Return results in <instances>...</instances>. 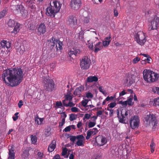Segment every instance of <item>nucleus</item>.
Here are the masks:
<instances>
[{
    "mask_svg": "<svg viewBox=\"0 0 159 159\" xmlns=\"http://www.w3.org/2000/svg\"><path fill=\"white\" fill-rule=\"evenodd\" d=\"M73 55H74V51L71 50L68 52V55L69 57H70Z\"/></svg>",
    "mask_w": 159,
    "mask_h": 159,
    "instance_id": "64",
    "label": "nucleus"
},
{
    "mask_svg": "<svg viewBox=\"0 0 159 159\" xmlns=\"http://www.w3.org/2000/svg\"><path fill=\"white\" fill-rule=\"evenodd\" d=\"M18 114L19 112H16L14 116L12 117V118L14 121H16L18 119L19 117L18 116Z\"/></svg>",
    "mask_w": 159,
    "mask_h": 159,
    "instance_id": "55",
    "label": "nucleus"
},
{
    "mask_svg": "<svg viewBox=\"0 0 159 159\" xmlns=\"http://www.w3.org/2000/svg\"><path fill=\"white\" fill-rule=\"evenodd\" d=\"M119 103L121 104L124 107L126 106L127 105V102L126 101H122L119 102Z\"/></svg>",
    "mask_w": 159,
    "mask_h": 159,
    "instance_id": "62",
    "label": "nucleus"
},
{
    "mask_svg": "<svg viewBox=\"0 0 159 159\" xmlns=\"http://www.w3.org/2000/svg\"><path fill=\"white\" fill-rule=\"evenodd\" d=\"M67 23L71 28H75L78 25L77 18L73 16H70L67 18Z\"/></svg>",
    "mask_w": 159,
    "mask_h": 159,
    "instance_id": "8",
    "label": "nucleus"
},
{
    "mask_svg": "<svg viewBox=\"0 0 159 159\" xmlns=\"http://www.w3.org/2000/svg\"><path fill=\"white\" fill-rule=\"evenodd\" d=\"M58 41L59 40H58L57 39H56L52 37L51 39L48 41V45L52 47H52H54L55 45H56V49L57 50L58 49L57 43Z\"/></svg>",
    "mask_w": 159,
    "mask_h": 159,
    "instance_id": "15",
    "label": "nucleus"
},
{
    "mask_svg": "<svg viewBox=\"0 0 159 159\" xmlns=\"http://www.w3.org/2000/svg\"><path fill=\"white\" fill-rule=\"evenodd\" d=\"M91 119H93L92 121L89 120L88 124V127L89 128H92L94 127L96 124V120L97 119V116H93L91 117Z\"/></svg>",
    "mask_w": 159,
    "mask_h": 159,
    "instance_id": "23",
    "label": "nucleus"
},
{
    "mask_svg": "<svg viewBox=\"0 0 159 159\" xmlns=\"http://www.w3.org/2000/svg\"><path fill=\"white\" fill-rule=\"evenodd\" d=\"M32 143L35 144L37 141V138L36 136L32 135L30 136Z\"/></svg>",
    "mask_w": 159,
    "mask_h": 159,
    "instance_id": "37",
    "label": "nucleus"
},
{
    "mask_svg": "<svg viewBox=\"0 0 159 159\" xmlns=\"http://www.w3.org/2000/svg\"><path fill=\"white\" fill-rule=\"evenodd\" d=\"M46 89L47 90L49 89H51L53 88V85L52 83H48V84H46Z\"/></svg>",
    "mask_w": 159,
    "mask_h": 159,
    "instance_id": "41",
    "label": "nucleus"
},
{
    "mask_svg": "<svg viewBox=\"0 0 159 159\" xmlns=\"http://www.w3.org/2000/svg\"><path fill=\"white\" fill-rule=\"evenodd\" d=\"M57 46H58V48L60 50H61L62 49V45H63L62 43L61 42H59V41L57 43Z\"/></svg>",
    "mask_w": 159,
    "mask_h": 159,
    "instance_id": "57",
    "label": "nucleus"
},
{
    "mask_svg": "<svg viewBox=\"0 0 159 159\" xmlns=\"http://www.w3.org/2000/svg\"><path fill=\"white\" fill-rule=\"evenodd\" d=\"M91 60L87 57H84L80 61V66L82 70H87L89 68Z\"/></svg>",
    "mask_w": 159,
    "mask_h": 159,
    "instance_id": "5",
    "label": "nucleus"
},
{
    "mask_svg": "<svg viewBox=\"0 0 159 159\" xmlns=\"http://www.w3.org/2000/svg\"><path fill=\"white\" fill-rule=\"evenodd\" d=\"M67 150H68L67 148H64L62 150V155L63 156L66 155L67 153Z\"/></svg>",
    "mask_w": 159,
    "mask_h": 159,
    "instance_id": "61",
    "label": "nucleus"
},
{
    "mask_svg": "<svg viewBox=\"0 0 159 159\" xmlns=\"http://www.w3.org/2000/svg\"><path fill=\"white\" fill-rule=\"evenodd\" d=\"M87 45H88V48L91 50H94L93 46V43H90V40H89L88 41V43L87 44Z\"/></svg>",
    "mask_w": 159,
    "mask_h": 159,
    "instance_id": "42",
    "label": "nucleus"
},
{
    "mask_svg": "<svg viewBox=\"0 0 159 159\" xmlns=\"http://www.w3.org/2000/svg\"><path fill=\"white\" fill-rule=\"evenodd\" d=\"M151 123H152V129H155L157 126V122L156 119H155Z\"/></svg>",
    "mask_w": 159,
    "mask_h": 159,
    "instance_id": "45",
    "label": "nucleus"
},
{
    "mask_svg": "<svg viewBox=\"0 0 159 159\" xmlns=\"http://www.w3.org/2000/svg\"><path fill=\"white\" fill-rule=\"evenodd\" d=\"M71 111L74 112H78L80 111V110L75 107H72L71 109Z\"/></svg>",
    "mask_w": 159,
    "mask_h": 159,
    "instance_id": "47",
    "label": "nucleus"
},
{
    "mask_svg": "<svg viewBox=\"0 0 159 159\" xmlns=\"http://www.w3.org/2000/svg\"><path fill=\"white\" fill-rule=\"evenodd\" d=\"M72 95L70 92L67 93L66 95L65 96V99L64 100L65 101V102H67V101H72Z\"/></svg>",
    "mask_w": 159,
    "mask_h": 159,
    "instance_id": "31",
    "label": "nucleus"
},
{
    "mask_svg": "<svg viewBox=\"0 0 159 159\" xmlns=\"http://www.w3.org/2000/svg\"><path fill=\"white\" fill-rule=\"evenodd\" d=\"M75 126L74 125H69L66 127L63 130V132H68L70 131L71 129H75Z\"/></svg>",
    "mask_w": 159,
    "mask_h": 159,
    "instance_id": "33",
    "label": "nucleus"
},
{
    "mask_svg": "<svg viewBox=\"0 0 159 159\" xmlns=\"http://www.w3.org/2000/svg\"><path fill=\"white\" fill-rule=\"evenodd\" d=\"M8 25L10 27H14L13 31L12 33L16 34L19 31L20 25L16 22L14 20L10 19L8 21Z\"/></svg>",
    "mask_w": 159,
    "mask_h": 159,
    "instance_id": "7",
    "label": "nucleus"
},
{
    "mask_svg": "<svg viewBox=\"0 0 159 159\" xmlns=\"http://www.w3.org/2000/svg\"><path fill=\"white\" fill-rule=\"evenodd\" d=\"M143 73L144 80L148 82H155L159 77L158 74L149 70L145 69Z\"/></svg>",
    "mask_w": 159,
    "mask_h": 159,
    "instance_id": "2",
    "label": "nucleus"
},
{
    "mask_svg": "<svg viewBox=\"0 0 159 159\" xmlns=\"http://www.w3.org/2000/svg\"><path fill=\"white\" fill-rule=\"evenodd\" d=\"M93 132L90 130H88L87 132V135L86 136V139H88L90 138L91 135L93 134Z\"/></svg>",
    "mask_w": 159,
    "mask_h": 159,
    "instance_id": "40",
    "label": "nucleus"
},
{
    "mask_svg": "<svg viewBox=\"0 0 159 159\" xmlns=\"http://www.w3.org/2000/svg\"><path fill=\"white\" fill-rule=\"evenodd\" d=\"M102 43L99 42L94 45V51L95 52H97L103 48Z\"/></svg>",
    "mask_w": 159,
    "mask_h": 159,
    "instance_id": "22",
    "label": "nucleus"
},
{
    "mask_svg": "<svg viewBox=\"0 0 159 159\" xmlns=\"http://www.w3.org/2000/svg\"><path fill=\"white\" fill-rule=\"evenodd\" d=\"M53 3L54 4L53 7L55 8V9L56 10V11L57 12H58L61 9V4L59 1L56 0L53 1Z\"/></svg>",
    "mask_w": 159,
    "mask_h": 159,
    "instance_id": "24",
    "label": "nucleus"
},
{
    "mask_svg": "<svg viewBox=\"0 0 159 159\" xmlns=\"http://www.w3.org/2000/svg\"><path fill=\"white\" fill-rule=\"evenodd\" d=\"M44 156V154L41 152H39L37 153L36 159H42Z\"/></svg>",
    "mask_w": 159,
    "mask_h": 159,
    "instance_id": "38",
    "label": "nucleus"
},
{
    "mask_svg": "<svg viewBox=\"0 0 159 159\" xmlns=\"http://www.w3.org/2000/svg\"><path fill=\"white\" fill-rule=\"evenodd\" d=\"M98 79L97 77L94 76H89L87 77L86 81L88 82H97L98 81Z\"/></svg>",
    "mask_w": 159,
    "mask_h": 159,
    "instance_id": "29",
    "label": "nucleus"
},
{
    "mask_svg": "<svg viewBox=\"0 0 159 159\" xmlns=\"http://www.w3.org/2000/svg\"><path fill=\"white\" fill-rule=\"evenodd\" d=\"M81 2L80 0H71L70 7L73 10H77L80 7Z\"/></svg>",
    "mask_w": 159,
    "mask_h": 159,
    "instance_id": "9",
    "label": "nucleus"
},
{
    "mask_svg": "<svg viewBox=\"0 0 159 159\" xmlns=\"http://www.w3.org/2000/svg\"><path fill=\"white\" fill-rule=\"evenodd\" d=\"M7 9L6 8L0 12V19L3 18L7 14Z\"/></svg>",
    "mask_w": 159,
    "mask_h": 159,
    "instance_id": "34",
    "label": "nucleus"
},
{
    "mask_svg": "<svg viewBox=\"0 0 159 159\" xmlns=\"http://www.w3.org/2000/svg\"><path fill=\"white\" fill-rule=\"evenodd\" d=\"M20 54H23L25 51V49L23 46L20 47Z\"/></svg>",
    "mask_w": 159,
    "mask_h": 159,
    "instance_id": "56",
    "label": "nucleus"
},
{
    "mask_svg": "<svg viewBox=\"0 0 159 159\" xmlns=\"http://www.w3.org/2000/svg\"><path fill=\"white\" fill-rule=\"evenodd\" d=\"M134 39L137 43L141 46L143 45L147 40L145 34L142 31L136 33L134 35Z\"/></svg>",
    "mask_w": 159,
    "mask_h": 159,
    "instance_id": "3",
    "label": "nucleus"
},
{
    "mask_svg": "<svg viewBox=\"0 0 159 159\" xmlns=\"http://www.w3.org/2000/svg\"><path fill=\"white\" fill-rule=\"evenodd\" d=\"M35 0H27V4L29 7L32 10L35 11L36 7L34 5V1Z\"/></svg>",
    "mask_w": 159,
    "mask_h": 159,
    "instance_id": "27",
    "label": "nucleus"
},
{
    "mask_svg": "<svg viewBox=\"0 0 159 159\" xmlns=\"http://www.w3.org/2000/svg\"><path fill=\"white\" fill-rule=\"evenodd\" d=\"M157 100V98L154 99H151L149 102V105L154 106H157V103L156 102Z\"/></svg>",
    "mask_w": 159,
    "mask_h": 159,
    "instance_id": "35",
    "label": "nucleus"
},
{
    "mask_svg": "<svg viewBox=\"0 0 159 159\" xmlns=\"http://www.w3.org/2000/svg\"><path fill=\"white\" fill-rule=\"evenodd\" d=\"M155 144L152 142L150 144V147L151 148V151L152 153H153L154 151V148L155 146Z\"/></svg>",
    "mask_w": 159,
    "mask_h": 159,
    "instance_id": "44",
    "label": "nucleus"
},
{
    "mask_svg": "<svg viewBox=\"0 0 159 159\" xmlns=\"http://www.w3.org/2000/svg\"><path fill=\"white\" fill-rule=\"evenodd\" d=\"M91 116L90 114L86 113L84 115L83 119V120H84L85 119L88 120L90 119Z\"/></svg>",
    "mask_w": 159,
    "mask_h": 159,
    "instance_id": "53",
    "label": "nucleus"
},
{
    "mask_svg": "<svg viewBox=\"0 0 159 159\" xmlns=\"http://www.w3.org/2000/svg\"><path fill=\"white\" fill-rule=\"evenodd\" d=\"M56 105L58 108H60L62 106V103L61 101H57L56 102Z\"/></svg>",
    "mask_w": 159,
    "mask_h": 159,
    "instance_id": "58",
    "label": "nucleus"
},
{
    "mask_svg": "<svg viewBox=\"0 0 159 159\" xmlns=\"http://www.w3.org/2000/svg\"><path fill=\"white\" fill-rule=\"evenodd\" d=\"M8 154V159H15V153L13 146H11L10 148H9Z\"/></svg>",
    "mask_w": 159,
    "mask_h": 159,
    "instance_id": "25",
    "label": "nucleus"
},
{
    "mask_svg": "<svg viewBox=\"0 0 159 159\" xmlns=\"http://www.w3.org/2000/svg\"><path fill=\"white\" fill-rule=\"evenodd\" d=\"M90 19V17L89 16L84 17V22L86 24L88 23L89 22Z\"/></svg>",
    "mask_w": 159,
    "mask_h": 159,
    "instance_id": "50",
    "label": "nucleus"
},
{
    "mask_svg": "<svg viewBox=\"0 0 159 159\" xmlns=\"http://www.w3.org/2000/svg\"><path fill=\"white\" fill-rule=\"evenodd\" d=\"M77 136H71L70 137V140L73 142H74L75 139H77Z\"/></svg>",
    "mask_w": 159,
    "mask_h": 159,
    "instance_id": "60",
    "label": "nucleus"
},
{
    "mask_svg": "<svg viewBox=\"0 0 159 159\" xmlns=\"http://www.w3.org/2000/svg\"><path fill=\"white\" fill-rule=\"evenodd\" d=\"M16 8V10H15V13H17L20 12L22 15H25L26 13V11L25 10L24 7L21 5H17Z\"/></svg>",
    "mask_w": 159,
    "mask_h": 159,
    "instance_id": "16",
    "label": "nucleus"
},
{
    "mask_svg": "<svg viewBox=\"0 0 159 159\" xmlns=\"http://www.w3.org/2000/svg\"><path fill=\"white\" fill-rule=\"evenodd\" d=\"M140 60V58L138 57H136L134 58L132 61V63L133 64H136Z\"/></svg>",
    "mask_w": 159,
    "mask_h": 159,
    "instance_id": "52",
    "label": "nucleus"
},
{
    "mask_svg": "<svg viewBox=\"0 0 159 159\" xmlns=\"http://www.w3.org/2000/svg\"><path fill=\"white\" fill-rule=\"evenodd\" d=\"M111 37L110 35H109L107 37H106L104 40V41L102 42V46L103 47H107L110 44V42H111Z\"/></svg>",
    "mask_w": 159,
    "mask_h": 159,
    "instance_id": "21",
    "label": "nucleus"
},
{
    "mask_svg": "<svg viewBox=\"0 0 159 159\" xmlns=\"http://www.w3.org/2000/svg\"><path fill=\"white\" fill-rule=\"evenodd\" d=\"M159 22V18L157 16L151 18L149 24V30H156L158 26Z\"/></svg>",
    "mask_w": 159,
    "mask_h": 159,
    "instance_id": "6",
    "label": "nucleus"
},
{
    "mask_svg": "<svg viewBox=\"0 0 159 159\" xmlns=\"http://www.w3.org/2000/svg\"><path fill=\"white\" fill-rule=\"evenodd\" d=\"M130 127L134 129L138 128L140 124V119L138 116H132L129 120Z\"/></svg>",
    "mask_w": 159,
    "mask_h": 159,
    "instance_id": "4",
    "label": "nucleus"
},
{
    "mask_svg": "<svg viewBox=\"0 0 159 159\" xmlns=\"http://www.w3.org/2000/svg\"><path fill=\"white\" fill-rule=\"evenodd\" d=\"M86 96L88 98H92L93 97V95L90 92H88L86 93Z\"/></svg>",
    "mask_w": 159,
    "mask_h": 159,
    "instance_id": "49",
    "label": "nucleus"
},
{
    "mask_svg": "<svg viewBox=\"0 0 159 159\" xmlns=\"http://www.w3.org/2000/svg\"><path fill=\"white\" fill-rule=\"evenodd\" d=\"M73 50L74 52V55L75 56L77 54H80L81 52L80 50L79 49H73Z\"/></svg>",
    "mask_w": 159,
    "mask_h": 159,
    "instance_id": "54",
    "label": "nucleus"
},
{
    "mask_svg": "<svg viewBox=\"0 0 159 159\" xmlns=\"http://www.w3.org/2000/svg\"><path fill=\"white\" fill-rule=\"evenodd\" d=\"M127 93V92H126L125 91V90H123L122 91L120 92V93H119L120 98H119V100L121 99V97L122 96H123Z\"/></svg>",
    "mask_w": 159,
    "mask_h": 159,
    "instance_id": "48",
    "label": "nucleus"
},
{
    "mask_svg": "<svg viewBox=\"0 0 159 159\" xmlns=\"http://www.w3.org/2000/svg\"><path fill=\"white\" fill-rule=\"evenodd\" d=\"M23 153L22 155V157L24 159H26L29 157V150L28 148L25 149H24Z\"/></svg>",
    "mask_w": 159,
    "mask_h": 159,
    "instance_id": "30",
    "label": "nucleus"
},
{
    "mask_svg": "<svg viewBox=\"0 0 159 159\" xmlns=\"http://www.w3.org/2000/svg\"><path fill=\"white\" fill-rule=\"evenodd\" d=\"M152 91L155 93L159 95V87H153L152 89Z\"/></svg>",
    "mask_w": 159,
    "mask_h": 159,
    "instance_id": "39",
    "label": "nucleus"
},
{
    "mask_svg": "<svg viewBox=\"0 0 159 159\" xmlns=\"http://www.w3.org/2000/svg\"><path fill=\"white\" fill-rule=\"evenodd\" d=\"M44 120V118H41L37 115L34 118L35 123L38 125H41L43 124V122Z\"/></svg>",
    "mask_w": 159,
    "mask_h": 159,
    "instance_id": "26",
    "label": "nucleus"
},
{
    "mask_svg": "<svg viewBox=\"0 0 159 159\" xmlns=\"http://www.w3.org/2000/svg\"><path fill=\"white\" fill-rule=\"evenodd\" d=\"M10 43L9 42L3 40L0 42V49L1 48H5L8 49L10 48Z\"/></svg>",
    "mask_w": 159,
    "mask_h": 159,
    "instance_id": "19",
    "label": "nucleus"
},
{
    "mask_svg": "<svg viewBox=\"0 0 159 159\" xmlns=\"http://www.w3.org/2000/svg\"><path fill=\"white\" fill-rule=\"evenodd\" d=\"M72 101H69V102L68 103L67 102H65V100H63L62 101L63 104L64 106L66 107H71L74 106L75 104L73 103L72 102H71Z\"/></svg>",
    "mask_w": 159,
    "mask_h": 159,
    "instance_id": "32",
    "label": "nucleus"
},
{
    "mask_svg": "<svg viewBox=\"0 0 159 159\" xmlns=\"http://www.w3.org/2000/svg\"><path fill=\"white\" fill-rule=\"evenodd\" d=\"M97 143L100 146H103L107 142L106 138L102 137H100L96 140Z\"/></svg>",
    "mask_w": 159,
    "mask_h": 159,
    "instance_id": "18",
    "label": "nucleus"
},
{
    "mask_svg": "<svg viewBox=\"0 0 159 159\" xmlns=\"http://www.w3.org/2000/svg\"><path fill=\"white\" fill-rule=\"evenodd\" d=\"M133 77L132 76L124 77L123 80V83L127 86H130L134 82Z\"/></svg>",
    "mask_w": 159,
    "mask_h": 159,
    "instance_id": "12",
    "label": "nucleus"
},
{
    "mask_svg": "<svg viewBox=\"0 0 159 159\" xmlns=\"http://www.w3.org/2000/svg\"><path fill=\"white\" fill-rule=\"evenodd\" d=\"M84 90V87L82 86L77 88L75 90L74 94V95L80 97L82 92Z\"/></svg>",
    "mask_w": 159,
    "mask_h": 159,
    "instance_id": "20",
    "label": "nucleus"
},
{
    "mask_svg": "<svg viewBox=\"0 0 159 159\" xmlns=\"http://www.w3.org/2000/svg\"><path fill=\"white\" fill-rule=\"evenodd\" d=\"M116 104L115 102L111 103L108 105V106L111 108H112L116 106Z\"/></svg>",
    "mask_w": 159,
    "mask_h": 159,
    "instance_id": "59",
    "label": "nucleus"
},
{
    "mask_svg": "<svg viewBox=\"0 0 159 159\" xmlns=\"http://www.w3.org/2000/svg\"><path fill=\"white\" fill-rule=\"evenodd\" d=\"M56 141L55 140H53L52 141L51 144L49 146L48 150L49 152H51L54 150L56 148Z\"/></svg>",
    "mask_w": 159,
    "mask_h": 159,
    "instance_id": "28",
    "label": "nucleus"
},
{
    "mask_svg": "<svg viewBox=\"0 0 159 159\" xmlns=\"http://www.w3.org/2000/svg\"><path fill=\"white\" fill-rule=\"evenodd\" d=\"M133 98H130L127 100H126L127 104L129 106H131L133 104V102L132 101Z\"/></svg>",
    "mask_w": 159,
    "mask_h": 159,
    "instance_id": "46",
    "label": "nucleus"
},
{
    "mask_svg": "<svg viewBox=\"0 0 159 159\" xmlns=\"http://www.w3.org/2000/svg\"><path fill=\"white\" fill-rule=\"evenodd\" d=\"M77 139L78 140L76 142V144L78 146H84L85 138L83 135L81 134L77 135Z\"/></svg>",
    "mask_w": 159,
    "mask_h": 159,
    "instance_id": "14",
    "label": "nucleus"
},
{
    "mask_svg": "<svg viewBox=\"0 0 159 159\" xmlns=\"http://www.w3.org/2000/svg\"><path fill=\"white\" fill-rule=\"evenodd\" d=\"M24 74V70L20 68L8 69L3 71L2 78L6 84L15 86L22 81Z\"/></svg>",
    "mask_w": 159,
    "mask_h": 159,
    "instance_id": "1",
    "label": "nucleus"
},
{
    "mask_svg": "<svg viewBox=\"0 0 159 159\" xmlns=\"http://www.w3.org/2000/svg\"><path fill=\"white\" fill-rule=\"evenodd\" d=\"M38 31L40 34H43L46 31V29L45 24L41 23L39 26L38 28Z\"/></svg>",
    "mask_w": 159,
    "mask_h": 159,
    "instance_id": "17",
    "label": "nucleus"
},
{
    "mask_svg": "<svg viewBox=\"0 0 159 159\" xmlns=\"http://www.w3.org/2000/svg\"><path fill=\"white\" fill-rule=\"evenodd\" d=\"M57 12L56 11V10L54 9V7L50 6L47 8L46 13L47 16L54 17L55 14Z\"/></svg>",
    "mask_w": 159,
    "mask_h": 159,
    "instance_id": "13",
    "label": "nucleus"
},
{
    "mask_svg": "<svg viewBox=\"0 0 159 159\" xmlns=\"http://www.w3.org/2000/svg\"><path fill=\"white\" fill-rule=\"evenodd\" d=\"M89 101V100L88 99H84L81 102V105L80 107V106H79V107L83 111H87L89 107H90V108L93 107H94L92 105H87Z\"/></svg>",
    "mask_w": 159,
    "mask_h": 159,
    "instance_id": "10",
    "label": "nucleus"
},
{
    "mask_svg": "<svg viewBox=\"0 0 159 159\" xmlns=\"http://www.w3.org/2000/svg\"><path fill=\"white\" fill-rule=\"evenodd\" d=\"M77 117L76 115L75 114H70L69 119L70 121H73L76 119Z\"/></svg>",
    "mask_w": 159,
    "mask_h": 159,
    "instance_id": "43",
    "label": "nucleus"
},
{
    "mask_svg": "<svg viewBox=\"0 0 159 159\" xmlns=\"http://www.w3.org/2000/svg\"><path fill=\"white\" fill-rule=\"evenodd\" d=\"M156 119L155 116L150 112H147V115L145 118V121L148 125H150Z\"/></svg>",
    "mask_w": 159,
    "mask_h": 159,
    "instance_id": "11",
    "label": "nucleus"
},
{
    "mask_svg": "<svg viewBox=\"0 0 159 159\" xmlns=\"http://www.w3.org/2000/svg\"><path fill=\"white\" fill-rule=\"evenodd\" d=\"M65 119H61V122L59 123V126H62L65 123Z\"/></svg>",
    "mask_w": 159,
    "mask_h": 159,
    "instance_id": "63",
    "label": "nucleus"
},
{
    "mask_svg": "<svg viewBox=\"0 0 159 159\" xmlns=\"http://www.w3.org/2000/svg\"><path fill=\"white\" fill-rule=\"evenodd\" d=\"M79 39L82 40L84 38V32L82 30H81L79 33Z\"/></svg>",
    "mask_w": 159,
    "mask_h": 159,
    "instance_id": "51",
    "label": "nucleus"
},
{
    "mask_svg": "<svg viewBox=\"0 0 159 159\" xmlns=\"http://www.w3.org/2000/svg\"><path fill=\"white\" fill-rule=\"evenodd\" d=\"M99 90L100 92L102 93L105 96L107 95V93L106 92L105 90L104 89L102 86H101L99 87Z\"/></svg>",
    "mask_w": 159,
    "mask_h": 159,
    "instance_id": "36",
    "label": "nucleus"
}]
</instances>
